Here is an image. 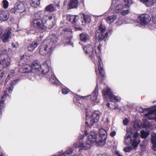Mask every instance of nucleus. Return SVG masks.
<instances>
[{
    "instance_id": "58",
    "label": "nucleus",
    "mask_w": 156,
    "mask_h": 156,
    "mask_svg": "<svg viewBox=\"0 0 156 156\" xmlns=\"http://www.w3.org/2000/svg\"><path fill=\"white\" fill-rule=\"evenodd\" d=\"M0 55H2V54H1H1H0Z\"/></svg>"
},
{
    "instance_id": "55",
    "label": "nucleus",
    "mask_w": 156,
    "mask_h": 156,
    "mask_svg": "<svg viewBox=\"0 0 156 156\" xmlns=\"http://www.w3.org/2000/svg\"><path fill=\"white\" fill-rule=\"evenodd\" d=\"M82 2L83 3H84V0H83V1Z\"/></svg>"
},
{
    "instance_id": "2",
    "label": "nucleus",
    "mask_w": 156,
    "mask_h": 156,
    "mask_svg": "<svg viewBox=\"0 0 156 156\" xmlns=\"http://www.w3.org/2000/svg\"><path fill=\"white\" fill-rule=\"evenodd\" d=\"M94 47V49L90 45H88L84 47L83 49L85 53L87 55L91 58L95 65L97 64V61L94 60V59L95 58L94 54H96V57L98 59L99 63L98 69L99 71V74L100 76L103 77L104 75V73L103 68L102 67V63L100 57L101 50L99 42H97L95 43Z\"/></svg>"
},
{
    "instance_id": "9",
    "label": "nucleus",
    "mask_w": 156,
    "mask_h": 156,
    "mask_svg": "<svg viewBox=\"0 0 156 156\" xmlns=\"http://www.w3.org/2000/svg\"><path fill=\"white\" fill-rule=\"evenodd\" d=\"M54 45L51 44L49 42L44 41L41 44L39 48V52L42 55L46 54L50 55L53 49Z\"/></svg>"
},
{
    "instance_id": "37",
    "label": "nucleus",
    "mask_w": 156,
    "mask_h": 156,
    "mask_svg": "<svg viewBox=\"0 0 156 156\" xmlns=\"http://www.w3.org/2000/svg\"><path fill=\"white\" fill-rule=\"evenodd\" d=\"M9 2L7 0H3L2 1V5L4 9H7L9 6Z\"/></svg>"
},
{
    "instance_id": "39",
    "label": "nucleus",
    "mask_w": 156,
    "mask_h": 156,
    "mask_svg": "<svg viewBox=\"0 0 156 156\" xmlns=\"http://www.w3.org/2000/svg\"><path fill=\"white\" fill-rule=\"evenodd\" d=\"M129 12V9L123 10L121 12V14L122 15L125 16L128 14Z\"/></svg>"
},
{
    "instance_id": "8",
    "label": "nucleus",
    "mask_w": 156,
    "mask_h": 156,
    "mask_svg": "<svg viewBox=\"0 0 156 156\" xmlns=\"http://www.w3.org/2000/svg\"><path fill=\"white\" fill-rule=\"evenodd\" d=\"M100 112L98 111H94L91 115L87 112L86 114V124L89 127H91L95 122H98L100 118Z\"/></svg>"
},
{
    "instance_id": "12",
    "label": "nucleus",
    "mask_w": 156,
    "mask_h": 156,
    "mask_svg": "<svg viewBox=\"0 0 156 156\" xmlns=\"http://www.w3.org/2000/svg\"><path fill=\"white\" fill-rule=\"evenodd\" d=\"M150 17L148 15L141 14L138 16L137 21L139 24L142 26L147 25L150 21Z\"/></svg>"
},
{
    "instance_id": "32",
    "label": "nucleus",
    "mask_w": 156,
    "mask_h": 156,
    "mask_svg": "<svg viewBox=\"0 0 156 156\" xmlns=\"http://www.w3.org/2000/svg\"><path fill=\"white\" fill-rule=\"evenodd\" d=\"M124 7H129L133 3L132 0H124Z\"/></svg>"
},
{
    "instance_id": "46",
    "label": "nucleus",
    "mask_w": 156,
    "mask_h": 156,
    "mask_svg": "<svg viewBox=\"0 0 156 156\" xmlns=\"http://www.w3.org/2000/svg\"><path fill=\"white\" fill-rule=\"evenodd\" d=\"M153 21V22L156 24V16H153L152 17Z\"/></svg>"
},
{
    "instance_id": "22",
    "label": "nucleus",
    "mask_w": 156,
    "mask_h": 156,
    "mask_svg": "<svg viewBox=\"0 0 156 156\" xmlns=\"http://www.w3.org/2000/svg\"><path fill=\"white\" fill-rule=\"evenodd\" d=\"M140 1L147 7L152 6L154 2V0H140Z\"/></svg>"
},
{
    "instance_id": "27",
    "label": "nucleus",
    "mask_w": 156,
    "mask_h": 156,
    "mask_svg": "<svg viewBox=\"0 0 156 156\" xmlns=\"http://www.w3.org/2000/svg\"><path fill=\"white\" fill-rule=\"evenodd\" d=\"M80 40L82 41L86 42L89 39V36L87 34L82 33L80 34Z\"/></svg>"
},
{
    "instance_id": "29",
    "label": "nucleus",
    "mask_w": 156,
    "mask_h": 156,
    "mask_svg": "<svg viewBox=\"0 0 156 156\" xmlns=\"http://www.w3.org/2000/svg\"><path fill=\"white\" fill-rule=\"evenodd\" d=\"M40 0H30V4L33 7H37L40 4Z\"/></svg>"
},
{
    "instance_id": "50",
    "label": "nucleus",
    "mask_w": 156,
    "mask_h": 156,
    "mask_svg": "<svg viewBox=\"0 0 156 156\" xmlns=\"http://www.w3.org/2000/svg\"><path fill=\"white\" fill-rule=\"evenodd\" d=\"M12 46L13 48H16L18 45H16L15 44L12 43Z\"/></svg>"
},
{
    "instance_id": "34",
    "label": "nucleus",
    "mask_w": 156,
    "mask_h": 156,
    "mask_svg": "<svg viewBox=\"0 0 156 156\" xmlns=\"http://www.w3.org/2000/svg\"><path fill=\"white\" fill-rule=\"evenodd\" d=\"M1 68L0 67V68ZM5 76V73L3 70L0 69V85H1L3 81L4 77Z\"/></svg>"
},
{
    "instance_id": "42",
    "label": "nucleus",
    "mask_w": 156,
    "mask_h": 156,
    "mask_svg": "<svg viewBox=\"0 0 156 156\" xmlns=\"http://www.w3.org/2000/svg\"><path fill=\"white\" fill-rule=\"evenodd\" d=\"M129 120L128 119L126 118H125V119L123 120V124L125 125H127L129 122Z\"/></svg>"
},
{
    "instance_id": "5",
    "label": "nucleus",
    "mask_w": 156,
    "mask_h": 156,
    "mask_svg": "<svg viewBox=\"0 0 156 156\" xmlns=\"http://www.w3.org/2000/svg\"><path fill=\"white\" fill-rule=\"evenodd\" d=\"M139 135L137 132H135L133 135L131 132H127L124 137V142L126 145L131 144L133 147H136L140 142Z\"/></svg>"
},
{
    "instance_id": "45",
    "label": "nucleus",
    "mask_w": 156,
    "mask_h": 156,
    "mask_svg": "<svg viewBox=\"0 0 156 156\" xmlns=\"http://www.w3.org/2000/svg\"><path fill=\"white\" fill-rule=\"evenodd\" d=\"M19 80L16 79L14 80L11 82V84L12 85H13L18 81Z\"/></svg>"
},
{
    "instance_id": "1",
    "label": "nucleus",
    "mask_w": 156,
    "mask_h": 156,
    "mask_svg": "<svg viewBox=\"0 0 156 156\" xmlns=\"http://www.w3.org/2000/svg\"><path fill=\"white\" fill-rule=\"evenodd\" d=\"M41 12H39L36 14L31 21V25L37 28L41 32L45 31L46 28H52L55 23V18L51 15H44L41 17Z\"/></svg>"
},
{
    "instance_id": "47",
    "label": "nucleus",
    "mask_w": 156,
    "mask_h": 156,
    "mask_svg": "<svg viewBox=\"0 0 156 156\" xmlns=\"http://www.w3.org/2000/svg\"><path fill=\"white\" fill-rule=\"evenodd\" d=\"M13 87L12 86L10 87L9 88V92L10 93L12 92L13 89Z\"/></svg>"
},
{
    "instance_id": "25",
    "label": "nucleus",
    "mask_w": 156,
    "mask_h": 156,
    "mask_svg": "<svg viewBox=\"0 0 156 156\" xmlns=\"http://www.w3.org/2000/svg\"><path fill=\"white\" fill-rule=\"evenodd\" d=\"M59 40L57 37L54 36H52L50 39L46 40L47 42H49L51 44L54 45L53 49L55 46V43L58 41Z\"/></svg>"
},
{
    "instance_id": "52",
    "label": "nucleus",
    "mask_w": 156,
    "mask_h": 156,
    "mask_svg": "<svg viewBox=\"0 0 156 156\" xmlns=\"http://www.w3.org/2000/svg\"><path fill=\"white\" fill-rule=\"evenodd\" d=\"M68 44H70L71 45H72V47H73V43L71 42V41H70V42H68Z\"/></svg>"
},
{
    "instance_id": "53",
    "label": "nucleus",
    "mask_w": 156,
    "mask_h": 156,
    "mask_svg": "<svg viewBox=\"0 0 156 156\" xmlns=\"http://www.w3.org/2000/svg\"><path fill=\"white\" fill-rule=\"evenodd\" d=\"M86 97H86V96H85V97H83V96H81V97H80V98H86Z\"/></svg>"
},
{
    "instance_id": "54",
    "label": "nucleus",
    "mask_w": 156,
    "mask_h": 156,
    "mask_svg": "<svg viewBox=\"0 0 156 156\" xmlns=\"http://www.w3.org/2000/svg\"><path fill=\"white\" fill-rule=\"evenodd\" d=\"M2 108H0V114H1Z\"/></svg>"
},
{
    "instance_id": "60",
    "label": "nucleus",
    "mask_w": 156,
    "mask_h": 156,
    "mask_svg": "<svg viewBox=\"0 0 156 156\" xmlns=\"http://www.w3.org/2000/svg\"><path fill=\"white\" fill-rule=\"evenodd\" d=\"M70 33L71 34V32H70Z\"/></svg>"
},
{
    "instance_id": "7",
    "label": "nucleus",
    "mask_w": 156,
    "mask_h": 156,
    "mask_svg": "<svg viewBox=\"0 0 156 156\" xmlns=\"http://www.w3.org/2000/svg\"><path fill=\"white\" fill-rule=\"evenodd\" d=\"M41 65L37 62H33L30 66L24 65L22 68H19V72L21 73H28L31 75L34 76V72L40 71Z\"/></svg>"
},
{
    "instance_id": "35",
    "label": "nucleus",
    "mask_w": 156,
    "mask_h": 156,
    "mask_svg": "<svg viewBox=\"0 0 156 156\" xmlns=\"http://www.w3.org/2000/svg\"><path fill=\"white\" fill-rule=\"evenodd\" d=\"M141 137L143 138H146L149 135V133L148 132L142 130L141 131Z\"/></svg>"
},
{
    "instance_id": "3",
    "label": "nucleus",
    "mask_w": 156,
    "mask_h": 156,
    "mask_svg": "<svg viewBox=\"0 0 156 156\" xmlns=\"http://www.w3.org/2000/svg\"><path fill=\"white\" fill-rule=\"evenodd\" d=\"M85 136H87V139L83 141L84 136H81L78 140V142L73 144V147L75 148H79L80 150H86L89 148L92 144L96 142L98 145L102 146L100 143L99 139L97 137L96 133L91 131L88 133L87 131H85Z\"/></svg>"
},
{
    "instance_id": "44",
    "label": "nucleus",
    "mask_w": 156,
    "mask_h": 156,
    "mask_svg": "<svg viewBox=\"0 0 156 156\" xmlns=\"http://www.w3.org/2000/svg\"><path fill=\"white\" fill-rule=\"evenodd\" d=\"M60 156H66V155L64 154H62L60 155ZM73 156H83L82 154H74Z\"/></svg>"
},
{
    "instance_id": "4",
    "label": "nucleus",
    "mask_w": 156,
    "mask_h": 156,
    "mask_svg": "<svg viewBox=\"0 0 156 156\" xmlns=\"http://www.w3.org/2000/svg\"><path fill=\"white\" fill-rule=\"evenodd\" d=\"M41 73L40 76H45L47 78H49L51 82L54 84H57L58 80L52 71L50 69L48 65L46 62L42 64L41 65Z\"/></svg>"
},
{
    "instance_id": "48",
    "label": "nucleus",
    "mask_w": 156,
    "mask_h": 156,
    "mask_svg": "<svg viewBox=\"0 0 156 156\" xmlns=\"http://www.w3.org/2000/svg\"><path fill=\"white\" fill-rule=\"evenodd\" d=\"M3 29L4 28L2 27H0V35H1L2 34Z\"/></svg>"
},
{
    "instance_id": "38",
    "label": "nucleus",
    "mask_w": 156,
    "mask_h": 156,
    "mask_svg": "<svg viewBox=\"0 0 156 156\" xmlns=\"http://www.w3.org/2000/svg\"><path fill=\"white\" fill-rule=\"evenodd\" d=\"M107 106L109 108H110L111 109H118V107L116 105H111L110 106V104L109 103H108L107 104Z\"/></svg>"
},
{
    "instance_id": "14",
    "label": "nucleus",
    "mask_w": 156,
    "mask_h": 156,
    "mask_svg": "<svg viewBox=\"0 0 156 156\" xmlns=\"http://www.w3.org/2000/svg\"><path fill=\"white\" fill-rule=\"evenodd\" d=\"M100 138L99 141L102 146L105 144V141L107 138V132L105 129L103 128L100 129L99 130Z\"/></svg>"
},
{
    "instance_id": "59",
    "label": "nucleus",
    "mask_w": 156,
    "mask_h": 156,
    "mask_svg": "<svg viewBox=\"0 0 156 156\" xmlns=\"http://www.w3.org/2000/svg\"><path fill=\"white\" fill-rule=\"evenodd\" d=\"M29 78L30 79H31V78L30 77H29Z\"/></svg>"
},
{
    "instance_id": "6",
    "label": "nucleus",
    "mask_w": 156,
    "mask_h": 156,
    "mask_svg": "<svg viewBox=\"0 0 156 156\" xmlns=\"http://www.w3.org/2000/svg\"><path fill=\"white\" fill-rule=\"evenodd\" d=\"M26 3L25 2H17L15 4L14 6L10 9V11L19 15L20 17H23L26 15L27 13V9L26 8Z\"/></svg>"
},
{
    "instance_id": "31",
    "label": "nucleus",
    "mask_w": 156,
    "mask_h": 156,
    "mask_svg": "<svg viewBox=\"0 0 156 156\" xmlns=\"http://www.w3.org/2000/svg\"><path fill=\"white\" fill-rule=\"evenodd\" d=\"M15 71L14 70H11L9 72V75H8L7 78L6 79L5 83V84H6L8 81L9 80L10 78L12 77L13 76L14 74Z\"/></svg>"
},
{
    "instance_id": "19",
    "label": "nucleus",
    "mask_w": 156,
    "mask_h": 156,
    "mask_svg": "<svg viewBox=\"0 0 156 156\" xmlns=\"http://www.w3.org/2000/svg\"><path fill=\"white\" fill-rule=\"evenodd\" d=\"M123 6L122 4H120L118 5L116 7L115 6L114 3L112 2L111 5L110 9H113L115 13L119 12L122 11Z\"/></svg>"
},
{
    "instance_id": "18",
    "label": "nucleus",
    "mask_w": 156,
    "mask_h": 156,
    "mask_svg": "<svg viewBox=\"0 0 156 156\" xmlns=\"http://www.w3.org/2000/svg\"><path fill=\"white\" fill-rule=\"evenodd\" d=\"M11 33L10 29L8 28L6 30L5 33L2 37V38L4 42H7L9 41L11 37Z\"/></svg>"
},
{
    "instance_id": "49",
    "label": "nucleus",
    "mask_w": 156,
    "mask_h": 156,
    "mask_svg": "<svg viewBox=\"0 0 156 156\" xmlns=\"http://www.w3.org/2000/svg\"><path fill=\"white\" fill-rule=\"evenodd\" d=\"M115 154L116 155H117V156H123L118 151H116L115 152Z\"/></svg>"
},
{
    "instance_id": "41",
    "label": "nucleus",
    "mask_w": 156,
    "mask_h": 156,
    "mask_svg": "<svg viewBox=\"0 0 156 156\" xmlns=\"http://www.w3.org/2000/svg\"><path fill=\"white\" fill-rule=\"evenodd\" d=\"M62 93L63 94H66L69 92V90L67 88H63L62 89Z\"/></svg>"
},
{
    "instance_id": "61",
    "label": "nucleus",
    "mask_w": 156,
    "mask_h": 156,
    "mask_svg": "<svg viewBox=\"0 0 156 156\" xmlns=\"http://www.w3.org/2000/svg\"><path fill=\"white\" fill-rule=\"evenodd\" d=\"M54 156H56L55 155Z\"/></svg>"
},
{
    "instance_id": "24",
    "label": "nucleus",
    "mask_w": 156,
    "mask_h": 156,
    "mask_svg": "<svg viewBox=\"0 0 156 156\" xmlns=\"http://www.w3.org/2000/svg\"><path fill=\"white\" fill-rule=\"evenodd\" d=\"M151 136V142L153 145L152 148L154 150L156 151V134H152Z\"/></svg>"
},
{
    "instance_id": "43",
    "label": "nucleus",
    "mask_w": 156,
    "mask_h": 156,
    "mask_svg": "<svg viewBox=\"0 0 156 156\" xmlns=\"http://www.w3.org/2000/svg\"><path fill=\"white\" fill-rule=\"evenodd\" d=\"M116 133L115 131H113L110 133V135L112 137H113L116 135Z\"/></svg>"
},
{
    "instance_id": "10",
    "label": "nucleus",
    "mask_w": 156,
    "mask_h": 156,
    "mask_svg": "<svg viewBox=\"0 0 156 156\" xmlns=\"http://www.w3.org/2000/svg\"><path fill=\"white\" fill-rule=\"evenodd\" d=\"M103 95L105 98H108L110 99V101L113 102L115 104V102H119L121 100L120 97L114 95L111 92V89L107 87L102 90Z\"/></svg>"
},
{
    "instance_id": "26",
    "label": "nucleus",
    "mask_w": 156,
    "mask_h": 156,
    "mask_svg": "<svg viewBox=\"0 0 156 156\" xmlns=\"http://www.w3.org/2000/svg\"><path fill=\"white\" fill-rule=\"evenodd\" d=\"M98 93V89L97 88H96L91 95L90 99L91 101H96L97 99Z\"/></svg>"
},
{
    "instance_id": "20",
    "label": "nucleus",
    "mask_w": 156,
    "mask_h": 156,
    "mask_svg": "<svg viewBox=\"0 0 156 156\" xmlns=\"http://www.w3.org/2000/svg\"><path fill=\"white\" fill-rule=\"evenodd\" d=\"M66 19L72 23L75 24L78 19V16L77 15H70L67 16Z\"/></svg>"
},
{
    "instance_id": "30",
    "label": "nucleus",
    "mask_w": 156,
    "mask_h": 156,
    "mask_svg": "<svg viewBox=\"0 0 156 156\" xmlns=\"http://www.w3.org/2000/svg\"><path fill=\"white\" fill-rule=\"evenodd\" d=\"M7 91L5 90L4 91V95L2 96V99L0 103V107H3V104L4 101V99H5L7 96Z\"/></svg>"
},
{
    "instance_id": "13",
    "label": "nucleus",
    "mask_w": 156,
    "mask_h": 156,
    "mask_svg": "<svg viewBox=\"0 0 156 156\" xmlns=\"http://www.w3.org/2000/svg\"><path fill=\"white\" fill-rule=\"evenodd\" d=\"M146 109L148 113L145 115V116L149 119H153L156 118L155 120L156 122V106H154Z\"/></svg>"
},
{
    "instance_id": "23",
    "label": "nucleus",
    "mask_w": 156,
    "mask_h": 156,
    "mask_svg": "<svg viewBox=\"0 0 156 156\" xmlns=\"http://www.w3.org/2000/svg\"><path fill=\"white\" fill-rule=\"evenodd\" d=\"M38 45L37 41H34L32 43L29 44L27 49L29 51H32L37 48Z\"/></svg>"
},
{
    "instance_id": "16",
    "label": "nucleus",
    "mask_w": 156,
    "mask_h": 156,
    "mask_svg": "<svg viewBox=\"0 0 156 156\" xmlns=\"http://www.w3.org/2000/svg\"><path fill=\"white\" fill-rule=\"evenodd\" d=\"M30 60V56L27 54L21 56L20 65L21 67L19 68H22L24 65H28L27 63Z\"/></svg>"
},
{
    "instance_id": "57",
    "label": "nucleus",
    "mask_w": 156,
    "mask_h": 156,
    "mask_svg": "<svg viewBox=\"0 0 156 156\" xmlns=\"http://www.w3.org/2000/svg\"><path fill=\"white\" fill-rule=\"evenodd\" d=\"M95 71H96V73H97V71H96V69H95ZM96 73L97 74V73Z\"/></svg>"
},
{
    "instance_id": "15",
    "label": "nucleus",
    "mask_w": 156,
    "mask_h": 156,
    "mask_svg": "<svg viewBox=\"0 0 156 156\" xmlns=\"http://www.w3.org/2000/svg\"><path fill=\"white\" fill-rule=\"evenodd\" d=\"M9 16V12L6 10L0 11V21L3 22L7 21Z\"/></svg>"
},
{
    "instance_id": "40",
    "label": "nucleus",
    "mask_w": 156,
    "mask_h": 156,
    "mask_svg": "<svg viewBox=\"0 0 156 156\" xmlns=\"http://www.w3.org/2000/svg\"><path fill=\"white\" fill-rule=\"evenodd\" d=\"M132 150V148L130 147H127L124 149V151L125 152H129Z\"/></svg>"
},
{
    "instance_id": "11",
    "label": "nucleus",
    "mask_w": 156,
    "mask_h": 156,
    "mask_svg": "<svg viewBox=\"0 0 156 156\" xmlns=\"http://www.w3.org/2000/svg\"><path fill=\"white\" fill-rule=\"evenodd\" d=\"M106 28L104 25L101 24L99 28L96 32L95 36L96 40L97 41H102L105 38L104 33L105 30Z\"/></svg>"
},
{
    "instance_id": "33",
    "label": "nucleus",
    "mask_w": 156,
    "mask_h": 156,
    "mask_svg": "<svg viewBox=\"0 0 156 156\" xmlns=\"http://www.w3.org/2000/svg\"><path fill=\"white\" fill-rule=\"evenodd\" d=\"M45 9L46 11L53 12L54 11L55 8L53 4H50L45 7Z\"/></svg>"
},
{
    "instance_id": "36",
    "label": "nucleus",
    "mask_w": 156,
    "mask_h": 156,
    "mask_svg": "<svg viewBox=\"0 0 156 156\" xmlns=\"http://www.w3.org/2000/svg\"><path fill=\"white\" fill-rule=\"evenodd\" d=\"M83 20L85 23H89L90 20V16L84 15H83Z\"/></svg>"
},
{
    "instance_id": "28",
    "label": "nucleus",
    "mask_w": 156,
    "mask_h": 156,
    "mask_svg": "<svg viewBox=\"0 0 156 156\" xmlns=\"http://www.w3.org/2000/svg\"><path fill=\"white\" fill-rule=\"evenodd\" d=\"M117 19V16L116 15L109 16L106 19L107 22L109 24H111Z\"/></svg>"
},
{
    "instance_id": "17",
    "label": "nucleus",
    "mask_w": 156,
    "mask_h": 156,
    "mask_svg": "<svg viewBox=\"0 0 156 156\" xmlns=\"http://www.w3.org/2000/svg\"><path fill=\"white\" fill-rule=\"evenodd\" d=\"M10 62V59L9 57H4L3 59L0 61V67L2 68H6L9 66Z\"/></svg>"
},
{
    "instance_id": "51",
    "label": "nucleus",
    "mask_w": 156,
    "mask_h": 156,
    "mask_svg": "<svg viewBox=\"0 0 156 156\" xmlns=\"http://www.w3.org/2000/svg\"><path fill=\"white\" fill-rule=\"evenodd\" d=\"M98 156H108V155L105 154H100Z\"/></svg>"
},
{
    "instance_id": "21",
    "label": "nucleus",
    "mask_w": 156,
    "mask_h": 156,
    "mask_svg": "<svg viewBox=\"0 0 156 156\" xmlns=\"http://www.w3.org/2000/svg\"><path fill=\"white\" fill-rule=\"evenodd\" d=\"M78 3L79 2L78 0H71L68 6L70 9L76 8L78 6Z\"/></svg>"
},
{
    "instance_id": "56",
    "label": "nucleus",
    "mask_w": 156,
    "mask_h": 156,
    "mask_svg": "<svg viewBox=\"0 0 156 156\" xmlns=\"http://www.w3.org/2000/svg\"><path fill=\"white\" fill-rule=\"evenodd\" d=\"M1 156H4V155L2 154H1Z\"/></svg>"
}]
</instances>
